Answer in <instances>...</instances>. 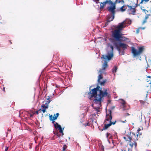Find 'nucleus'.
<instances>
[{
    "label": "nucleus",
    "instance_id": "1",
    "mask_svg": "<svg viewBox=\"0 0 151 151\" xmlns=\"http://www.w3.org/2000/svg\"><path fill=\"white\" fill-rule=\"evenodd\" d=\"M126 21H124L119 23L117 26H115L114 28L116 29L112 32L111 35L112 37L114 38H110L109 39L110 42L117 47L119 50L120 49L118 46L117 41L121 42L128 39V38L122 36L123 34L121 32L122 29L126 27Z\"/></svg>",
    "mask_w": 151,
    "mask_h": 151
},
{
    "label": "nucleus",
    "instance_id": "2",
    "mask_svg": "<svg viewBox=\"0 0 151 151\" xmlns=\"http://www.w3.org/2000/svg\"><path fill=\"white\" fill-rule=\"evenodd\" d=\"M109 114H106L105 119L104 121V127L101 129V131L107 129L111 125H114L116 122V121L114 122H112L111 120L112 117L111 115V111L110 110H109Z\"/></svg>",
    "mask_w": 151,
    "mask_h": 151
},
{
    "label": "nucleus",
    "instance_id": "3",
    "mask_svg": "<svg viewBox=\"0 0 151 151\" xmlns=\"http://www.w3.org/2000/svg\"><path fill=\"white\" fill-rule=\"evenodd\" d=\"M108 67V65L107 62L106 61H105L102 65V68L100 69L99 71V72L100 73V74L99 75L98 77V82L101 86H104V84L106 82V80H103V81L101 82V81L100 80L103 78L102 73Z\"/></svg>",
    "mask_w": 151,
    "mask_h": 151
},
{
    "label": "nucleus",
    "instance_id": "4",
    "mask_svg": "<svg viewBox=\"0 0 151 151\" xmlns=\"http://www.w3.org/2000/svg\"><path fill=\"white\" fill-rule=\"evenodd\" d=\"M99 93L98 95V97L95 99L94 100V101L96 104H100L102 98L105 96L109 97L110 95L108 93L107 89L104 90V92L101 89H99Z\"/></svg>",
    "mask_w": 151,
    "mask_h": 151
},
{
    "label": "nucleus",
    "instance_id": "5",
    "mask_svg": "<svg viewBox=\"0 0 151 151\" xmlns=\"http://www.w3.org/2000/svg\"><path fill=\"white\" fill-rule=\"evenodd\" d=\"M138 50H137L134 47H131L132 53L134 56L139 55L143 52L144 48V47H138Z\"/></svg>",
    "mask_w": 151,
    "mask_h": 151
},
{
    "label": "nucleus",
    "instance_id": "6",
    "mask_svg": "<svg viewBox=\"0 0 151 151\" xmlns=\"http://www.w3.org/2000/svg\"><path fill=\"white\" fill-rule=\"evenodd\" d=\"M100 88V87L97 86L96 88L92 89L91 91H90L88 93V97L89 99H91L93 97H94L95 99L98 98L97 97V91H99Z\"/></svg>",
    "mask_w": 151,
    "mask_h": 151
},
{
    "label": "nucleus",
    "instance_id": "7",
    "mask_svg": "<svg viewBox=\"0 0 151 151\" xmlns=\"http://www.w3.org/2000/svg\"><path fill=\"white\" fill-rule=\"evenodd\" d=\"M110 47L111 49L110 51H108L106 55H102V58L106 60L107 59L108 60H110L113 56L114 47L111 45H110Z\"/></svg>",
    "mask_w": 151,
    "mask_h": 151
},
{
    "label": "nucleus",
    "instance_id": "8",
    "mask_svg": "<svg viewBox=\"0 0 151 151\" xmlns=\"http://www.w3.org/2000/svg\"><path fill=\"white\" fill-rule=\"evenodd\" d=\"M132 135L131 137L132 138V140H134V142H136V141L138 140L139 139L142 137V133L141 132H139L136 133L135 134L133 132L132 133Z\"/></svg>",
    "mask_w": 151,
    "mask_h": 151
},
{
    "label": "nucleus",
    "instance_id": "9",
    "mask_svg": "<svg viewBox=\"0 0 151 151\" xmlns=\"http://www.w3.org/2000/svg\"><path fill=\"white\" fill-rule=\"evenodd\" d=\"M124 139L126 141H129V145L132 147L134 146L135 147H136L137 145V143L136 142H132L131 141L132 140V138L129 136H127L126 137H124Z\"/></svg>",
    "mask_w": 151,
    "mask_h": 151
},
{
    "label": "nucleus",
    "instance_id": "10",
    "mask_svg": "<svg viewBox=\"0 0 151 151\" xmlns=\"http://www.w3.org/2000/svg\"><path fill=\"white\" fill-rule=\"evenodd\" d=\"M128 7L127 9V13L129 14H133L134 15L136 12V6L134 8H133L132 6L129 5H127Z\"/></svg>",
    "mask_w": 151,
    "mask_h": 151
},
{
    "label": "nucleus",
    "instance_id": "11",
    "mask_svg": "<svg viewBox=\"0 0 151 151\" xmlns=\"http://www.w3.org/2000/svg\"><path fill=\"white\" fill-rule=\"evenodd\" d=\"M107 4L110 5L113 4V2L111 0H105V1L103 2H101L100 4V9H103L104 8L105 6Z\"/></svg>",
    "mask_w": 151,
    "mask_h": 151
},
{
    "label": "nucleus",
    "instance_id": "12",
    "mask_svg": "<svg viewBox=\"0 0 151 151\" xmlns=\"http://www.w3.org/2000/svg\"><path fill=\"white\" fill-rule=\"evenodd\" d=\"M111 5V6L107 7V9L109 12L112 14L115 15L116 7L114 3H113V4Z\"/></svg>",
    "mask_w": 151,
    "mask_h": 151
},
{
    "label": "nucleus",
    "instance_id": "13",
    "mask_svg": "<svg viewBox=\"0 0 151 151\" xmlns=\"http://www.w3.org/2000/svg\"><path fill=\"white\" fill-rule=\"evenodd\" d=\"M117 45L120 50H119L117 49L119 51V52H121V50L120 49V47L122 48L123 49V50H124L126 49H127V47L128 46V45L127 44L121 42L119 43V46L118 45V44ZM116 48L117 47H116Z\"/></svg>",
    "mask_w": 151,
    "mask_h": 151
},
{
    "label": "nucleus",
    "instance_id": "14",
    "mask_svg": "<svg viewBox=\"0 0 151 151\" xmlns=\"http://www.w3.org/2000/svg\"><path fill=\"white\" fill-rule=\"evenodd\" d=\"M55 127L56 129H58L59 130V133L61 134V136L62 137L64 135L63 131V129H62L61 126L57 123H55Z\"/></svg>",
    "mask_w": 151,
    "mask_h": 151
},
{
    "label": "nucleus",
    "instance_id": "15",
    "mask_svg": "<svg viewBox=\"0 0 151 151\" xmlns=\"http://www.w3.org/2000/svg\"><path fill=\"white\" fill-rule=\"evenodd\" d=\"M120 101V103L121 105V106L124 108L125 104H126V102L124 100L122 99H119Z\"/></svg>",
    "mask_w": 151,
    "mask_h": 151
},
{
    "label": "nucleus",
    "instance_id": "16",
    "mask_svg": "<svg viewBox=\"0 0 151 151\" xmlns=\"http://www.w3.org/2000/svg\"><path fill=\"white\" fill-rule=\"evenodd\" d=\"M114 15L112 14L109 15L108 16V20L109 22H110L111 21H112L114 18Z\"/></svg>",
    "mask_w": 151,
    "mask_h": 151
},
{
    "label": "nucleus",
    "instance_id": "17",
    "mask_svg": "<svg viewBox=\"0 0 151 151\" xmlns=\"http://www.w3.org/2000/svg\"><path fill=\"white\" fill-rule=\"evenodd\" d=\"M149 0H142L141 2L139 4H136V7H137V6H139V4H142L143 3V2L144 4H146V3L148 2Z\"/></svg>",
    "mask_w": 151,
    "mask_h": 151
},
{
    "label": "nucleus",
    "instance_id": "18",
    "mask_svg": "<svg viewBox=\"0 0 151 151\" xmlns=\"http://www.w3.org/2000/svg\"><path fill=\"white\" fill-rule=\"evenodd\" d=\"M126 6L124 5L122 6L120 8V11L122 12H123L126 10L127 7Z\"/></svg>",
    "mask_w": 151,
    "mask_h": 151
},
{
    "label": "nucleus",
    "instance_id": "19",
    "mask_svg": "<svg viewBox=\"0 0 151 151\" xmlns=\"http://www.w3.org/2000/svg\"><path fill=\"white\" fill-rule=\"evenodd\" d=\"M149 18L151 19V14H149L147 15L145 18V19L143 22V23H145L146 22L147 19Z\"/></svg>",
    "mask_w": 151,
    "mask_h": 151
},
{
    "label": "nucleus",
    "instance_id": "20",
    "mask_svg": "<svg viewBox=\"0 0 151 151\" xmlns=\"http://www.w3.org/2000/svg\"><path fill=\"white\" fill-rule=\"evenodd\" d=\"M52 115H51L49 116V119L50 120H55V119H57V117L55 116V115H54V116L53 117V118H52Z\"/></svg>",
    "mask_w": 151,
    "mask_h": 151
},
{
    "label": "nucleus",
    "instance_id": "21",
    "mask_svg": "<svg viewBox=\"0 0 151 151\" xmlns=\"http://www.w3.org/2000/svg\"><path fill=\"white\" fill-rule=\"evenodd\" d=\"M117 69V67L116 66H115L114 68H113L112 69V72L113 73H115L116 71V70Z\"/></svg>",
    "mask_w": 151,
    "mask_h": 151
},
{
    "label": "nucleus",
    "instance_id": "22",
    "mask_svg": "<svg viewBox=\"0 0 151 151\" xmlns=\"http://www.w3.org/2000/svg\"><path fill=\"white\" fill-rule=\"evenodd\" d=\"M114 146V142L113 141H112V142L110 144V145L109 146V148L111 149L113 148Z\"/></svg>",
    "mask_w": 151,
    "mask_h": 151
},
{
    "label": "nucleus",
    "instance_id": "23",
    "mask_svg": "<svg viewBox=\"0 0 151 151\" xmlns=\"http://www.w3.org/2000/svg\"><path fill=\"white\" fill-rule=\"evenodd\" d=\"M124 3V0H116L115 1V3Z\"/></svg>",
    "mask_w": 151,
    "mask_h": 151
},
{
    "label": "nucleus",
    "instance_id": "24",
    "mask_svg": "<svg viewBox=\"0 0 151 151\" xmlns=\"http://www.w3.org/2000/svg\"><path fill=\"white\" fill-rule=\"evenodd\" d=\"M147 82L148 84H150V86L151 88V78H149V79H147Z\"/></svg>",
    "mask_w": 151,
    "mask_h": 151
},
{
    "label": "nucleus",
    "instance_id": "25",
    "mask_svg": "<svg viewBox=\"0 0 151 151\" xmlns=\"http://www.w3.org/2000/svg\"><path fill=\"white\" fill-rule=\"evenodd\" d=\"M68 146L66 145H64L63 148V151H66V149L67 148Z\"/></svg>",
    "mask_w": 151,
    "mask_h": 151
},
{
    "label": "nucleus",
    "instance_id": "26",
    "mask_svg": "<svg viewBox=\"0 0 151 151\" xmlns=\"http://www.w3.org/2000/svg\"><path fill=\"white\" fill-rule=\"evenodd\" d=\"M48 105H42L41 106L42 108H43V109H46L48 108Z\"/></svg>",
    "mask_w": 151,
    "mask_h": 151
},
{
    "label": "nucleus",
    "instance_id": "27",
    "mask_svg": "<svg viewBox=\"0 0 151 151\" xmlns=\"http://www.w3.org/2000/svg\"><path fill=\"white\" fill-rule=\"evenodd\" d=\"M47 100V101H46V102L45 103V104L47 105H48L49 104L51 101V100H50L49 99V98H48Z\"/></svg>",
    "mask_w": 151,
    "mask_h": 151
},
{
    "label": "nucleus",
    "instance_id": "28",
    "mask_svg": "<svg viewBox=\"0 0 151 151\" xmlns=\"http://www.w3.org/2000/svg\"><path fill=\"white\" fill-rule=\"evenodd\" d=\"M140 103L141 104V105H144L146 103V101H145L142 100L140 101Z\"/></svg>",
    "mask_w": 151,
    "mask_h": 151
},
{
    "label": "nucleus",
    "instance_id": "29",
    "mask_svg": "<svg viewBox=\"0 0 151 151\" xmlns=\"http://www.w3.org/2000/svg\"><path fill=\"white\" fill-rule=\"evenodd\" d=\"M39 111H40V112L41 113V111H42L43 113H45L46 111V109H40L39 110Z\"/></svg>",
    "mask_w": 151,
    "mask_h": 151
},
{
    "label": "nucleus",
    "instance_id": "30",
    "mask_svg": "<svg viewBox=\"0 0 151 151\" xmlns=\"http://www.w3.org/2000/svg\"><path fill=\"white\" fill-rule=\"evenodd\" d=\"M57 136L58 137H60L61 136V133H59L58 132H57Z\"/></svg>",
    "mask_w": 151,
    "mask_h": 151
},
{
    "label": "nucleus",
    "instance_id": "31",
    "mask_svg": "<svg viewBox=\"0 0 151 151\" xmlns=\"http://www.w3.org/2000/svg\"><path fill=\"white\" fill-rule=\"evenodd\" d=\"M109 22L108 20L107 19V21L105 23V27L108 24V23Z\"/></svg>",
    "mask_w": 151,
    "mask_h": 151
},
{
    "label": "nucleus",
    "instance_id": "32",
    "mask_svg": "<svg viewBox=\"0 0 151 151\" xmlns=\"http://www.w3.org/2000/svg\"><path fill=\"white\" fill-rule=\"evenodd\" d=\"M111 135V134L108 132H107L106 134V135L107 138H108L109 136L110 135Z\"/></svg>",
    "mask_w": 151,
    "mask_h": 151
},
{
    "label": "nucleus",
    "instance_id": "33",
    "mask_svg": "<svg viewBox=\"0 0 151 151\" xmlns=\"http://www.w3.org/2000/svg\"><path fill=\"white\" fill-rule=\"evenodd\" d=\"M140 28H138L136 30V33L137 34H138L139 33V30H140Z\"/></svg>",
    "mask_w": 151,
    "mask_h": 151
},
{
    "label": "nucleus",
    "instance_id": "34",
    "mask_svg": "<svg viewBox=\"0 0 151 151\" xmlns=\"http://www.w3.org/2000/svg\"><path fill=\"white\" fill-rule=\"evenodd\" d=\"M129 115H130V114L129 113H127L125 114H124V116L125 117H126L127 116H129Z\"/></svg>",
    "mask_w": 151,
    "mask_h": 151
},
{
    "label": "nucleus",
    "instance_id": "35",
    "mask_svg": "<svg viewBox=\"0 0 151 151\" xmlns=\"http://www.w3.org/2000/svg\"><path fill=\"white\" fill-rule=\"evenodd\" d=\"M120 122L122 123H124L127 122V121L125 119L124 121L120 120Z\"/></svg>",
    "mask_w": 151,
    "mask_h": 151
},
{
    "label": "nucleus",
    "instance_id": "36",
    "mask_svg": "<svg viewBox=\"0 0 151 151\" xmlns=\"http://www.w3.org/2000/svg\"><path fill=\"white\" fill-rule=\"evenodd\" d=\"M88 123H86L85 124H84L83 125L84 126L86 127V126L88 125Z\"/></svg>",
    "mask_w": 151,
    "mask_h": 151
},
{
    "label": "nucleus",
    "instance_id": "37",
    "mask_svg": "<svg viewBox=\"0 0 151 151\" xmlns=\"http://www.w3.org/2000/svg\"><path fill=\"white\" fill-rule=\"evenodd\" d=\"M141 130V129H140V128H139L137 130V132L136 133H138L139 132H139V131Z\"/></svg>",
    "mask_w": 151,
    "mask_h": 151
},
{
    "label": "nucleus",
    "instance_id": "38",
    "mask_svg": "<svg viewBox=\"0 0 151 151\" xmlns=\"http://www.w3.org/2000/svg\"><path fill=\"white\" fill-rule=\"evenodd\" d=\"M39 111H39L38 110V111H36L35 112V113L37 114H39Z\"/></svg>",
    "mask_w": 151,
    "mask_h": 151
},
{
    "label": "nucleus",
    "instance_id": "39",
    "mask_svg": "<svg viewBox=\"0 0 151 151\" xmlns=\"http://www.w3.org/2000/svg\"><path fill=\"white\" fill-rule=\"evenodd\" d=\"M124 50H123V51H122V52L121 55H123L124 54Z\"/></svg>",
    "mask_w": 151,
    "mask_h": 151
},
{
    "label": "nucleus",
    "instance_id": "40",
    "mask_svg": "<svg viewBox=\"0 0 151 151\" xmlns=\"http://www.w3.org/2000/svg\"><path fill=\"white\" fill-rule=\"evenodd\" d=\"M59 114L58 113H57L56 115H55V116L57 117H58V116H59Z\"/></svg>",
    "mask_w": 151,
    "mask_h": 151
},
{
    "label": "nucleus",
    "instance_id": "41",
    "mask_svg": "<svg viewBox=\"0 0 151 151\" xmlns=\"http://www.w3.org/2000/svg\"><path fill=\"white\" fill-rule=\"evenodd\" d=\"M144 12H145V14H146V13L148 12L147 11V10H145V9H144Z\"/></svg>",
    "mask_w": 151,
    "mask_h": 151
},
{
    "label": "nucleus",
    "instance_id": "42",
    "mask_svg": "<svg viewBox=\"0 0 151 151\" xmlns=\"http://www.w3.org/2000/svg\"><path fill=\"white\" fill-rule=\"evenodd\" d=\"M52 123L54 124V125L55 126V121H54V120H52Z\"/></svg>",
    "mask_w": 151,
    "mask_h": 151
},
{
    "label": "nucleus",
    "instance_id": "43",
    "mask_svg": "<svg viewBox=\"0 0 151 151\" xmlns=\"http://www.w3.org/2000/svg\"><path fill=\"white\" fill-rule=\"evenodd\" d=\"M147 78H151V76H147Z\"/></svg>",
    "mask_w": 151,
    "mask_h": 151
},
{
    "label": "nucleus",
    "instance_id": "44",
    "mask_svg": "<svg viewBox=\"0 0 151 151\" xmlns=\"http://www.w3.org/2000/svg\"><path fill=\"white\" fill-rule=\"evenodd\" d=\"M99 0H93V1L95 2L96 1H98Z\"/></svg>",
    "mask_w": 151,
    "mask_h": 151
},
{
    "label": "nucleus",
    "instance_id": "45",
    "mask_svg": "<svg viewBox=\"0 0 151 151\" xmlns=\"http://www.w3.org/2000/svg\"><path fill=\"white\" fill-rule=\"evenodd\" d=\"M128 151H132V150L131 149L129 148V149H128Z\"/></svg>",
    "mask_w": 151,
    "mask_h": 151
},
{
    "label": "nucleus",
    "instance_id": "46",
    "mask_svg": "<svg viewBox=\"0 0 151 151\" xmlns=\"http://www.w3.org/2000/svg\"><path fill=\"white\" fill-rule=\"evenodd\" d=\"M8 150V147H7L5 149V151H7Z\"/></svg>",
    "mask_w": 151,
    "mask_h": 151
},
{
    "label": "nucleus",
    "instance_id": "47",
    "mask_svg": "<svg viewBox=\"0 0 151 151\" xmlns=\"http://www.w3.org/2000/svg\"><path fill=\"white\" fill-rule=\"evenodd\" d=\"M54 132V134H57V132Z\"/></svg>",
    "mask_w": 151,
    "mask_h": 151
},
{
    "label": "nucleus",
    "instance_id": "48",
    "mask_svg": "<svg viewBox=\"0 0 151 151\" xmlns=\"http://www.w3.org/2000/svg\"><path fill=\"white\" fill-rule=\"evenodd\" d=\"M62 141L60 140V141H59V143H62Z\"/></svg>",
    "mask_w": 151,
    "mask_h": 151
},
{
    "label": "nucleus",
    "instance_id": "49",
    "mask_svg": "<svg viewBox=\"0 0 151 151\" xmlns=\"http://www.w3.org/2000/svg\"><path fill=\"white\" fill-rule=\"evenodd\" d=\"M114 108V106L112 107H111V109H113Z\"/></svg>",
    "mask_w": 151,
    "mask_h": 151
},
{
    "label": "nucleus",
    "instance_id": "50",
    "mask_svg": "<svg viewBox=\"0 0 151 151\" xmlns=\"http://www.w3.org/2000/svg\"><path fill=\"white\" fill-rule=\"evenodd\" d=\"M122 151H126L124 149H122L121 150Z\"/></svg>",
    "mask_w": 151,
    "mask_h": 151
},
{
    "label": "nucleus",
    "instance_id": "51",
    "mask_svg": "<svg viewBox=\"0 0 151 151\" xmlns=\"http://www.w3.org/2000/svg\"><path fill=\"white\" fill-rule=\"evenodd\" d=\"M9 42H10L11 44H12V42L11 40H9Z\"/></svg>",
    "mask_w": 151,
    "mask_h": 151
},
{
    "label": "nucleus",
    "instance_id": "52",
    "mask_svg": "<svg viewBox=\"0 0 151 151\" xmlns=\"http://www.w3.org/2000/svg\"><path fill=\"white\" fill-rule=\"evenodd\" d=\"M3 91H5V88L4 87L3 88Z\"/></svg>",
    "mask_w": 151,
    "mask_h": 151
},
{
    "label": "nucleus",
    "instance_id": "53",
    "mask_svg": "<svg viewBox=\"0 0 151 151\" xmlns=\"http://www.w3.org/2000/svg\"><path fill=\"white\" fill-rule=\"evenodd\" d=\"M102 147H103V148H102V149H103V151H104V146H103Z\"/></svg>",
    "mask_w": 151,
    "mask_h": 151
},
{
    "label": "nucleus",
    "instance_id": "54",
    "mask_svg": "<svg viewBox=\"0 0 151 151\" xmlns=\"http://www.w3.org/2000/svg\"><path fill=\"white\" fill-rule=\"evenodd\" d=\"M96 2V4H98V1H96V2Z\"/></svg>",
    "mask_w": 151,
    "mask_h": 151
},
{
    "label": "nucleus",
    "instance_id": "55",
    "mask_svg": "<svg viewBox=\"0 0 151 151\" xmlns=\"http://www.w3.org/2000/svg\"><path fill=\"white\" fill-rule=\"evenodd\" d=\"M78 145V147H80V149H81V147L79 145Z\"/></svg>",
    "mask_w": 151,
    "mask_h": 151
},
{
    "label": "nucleus",
    "instance_id": "56",
    "mask_svg": "<svg viewBox=\"0 0 151 151\" xmlns=\"http://www.w3.org/2000/svg\"><path fill=\"white\" fill-rule=\"evenodd\" d=\"M37 147H38L37 146H36V148H35L36 149V148H37Z\"/></svg>",
    "mask_w": 151,
    "mask_h": 151
},
{
    "label": "nucleus",
    "instance_id": "57",
    "mask_svg": "<svg viewBox=\"0 0 151 151\" xmlns=\"http://www.w3.org/2000/svg\"><path fill=\"white\" fill-rule=\"evenodd\" d=\"M30 116H32V114H31V115H30Z\"/></svg>",
    "mask_w": 151,
    "mask_h": 151
},
{
    "label": "nucleus",
    "instance_id": "58",
    "mask_svg": "<svg viewBox=\"0 0 151 151\" xmlns=\"http://www.w3.org/2000/svg\"><path fill=\"white\" fill-rule=\"evenodd\" d=\"M97 111H98V112L99 111V110L98 109H97Z\"/></svg>",
    "mask_w": 151,
    "mask_h": 151
},
{
    "label": "nucleus",
    "instance_id": "59",
    "mask_svg": "<svg viewBox=\"0 0 151 151\" xmlns=\"http://www.w3.org/2000/svg\"><path fill=\"white\" fill-rule=\"evenodd\" d=\"M31 148V146H30V148Z\"/></svg>",
    "mask_w": 151,
    "mask_h": 151
},
{
    "label": "nucleus",
    "instance_id": "60",
    "mask_svg": "<svg viewBox=\"0 0 151 151\" xmlns=\"http://www.w3.org/2000/svg\"><path fill=\"white\" fill-rule=\"evenodd\" d=\"M53 116H52V118H53Z\"/></svg>",
    "mask_w": 151,
    "mask_h": 151
},
{
    "label": "nucleus",
    "instance_id": "61",
    "mask_svg": "<svg viewBox=\"0 0 151 151\" xmlns=\"http://www.w3.org/2000/svg\"><path fill=\"white\" fill-rule=\"evenodd\" d=\"M138 0H137V2L138 1Z\"/></svg>",
    "mask_w": 151,
    "mask_h": 151
},
{
    "label": "nucleus",
    "instance_id": "62",
    "mask_svg": "<svg viewBox=\"0 0 151 151\" xmlns=\"http://www.w3.org/2000/svg\"><path fill=\"white\" fill-rule=\"evenodd\" d=\"M35 151H37L36 150Z\"/></svg>",
    "mask_w": 151,
    "mask_h": 151
}]
</instances>
